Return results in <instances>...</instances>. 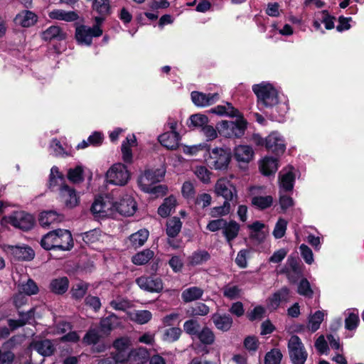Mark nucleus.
Masks as SVG:
<instances>
[{
  "mask_svg": "<svg viewBox=\"0 0 364 364\" xmlns=\"http://www.w3.org/2000/svg\"><path fill=\"white\" fill-rule=\"evenodd\" d=\"M41 245L47 250L58 248L68 251L73 247V240L69 230L57 229L45 235L41 240Z\"/></svg>",
  "mask_w": 364,
  "mask_h": 364,
  "instance_id": "nucleus-1",
  "label": "nucleus"
},
{
  "mask_svg": "<svg viewBox=\"0 0 364 364\" xmlns=\"http://www.w3.org/2000/svg\"><path fill=\"white\" fill-rule=\"evenodd\" d=\"M208 157L205 159L206 164L215 170L225 171L232 158V151L229 147H215L212 150L208 148Z\"/></svg>",
  "mask_w": 364,
  "mask_h": 364,
  "instance_id": "nucleus-2",
  "label": "nucleus"
},
{
  "mask_svg": "<svg viewBox=\"0 0 364 364\" xmlns=\"http://www.w3.org/2000/svg\"><path fill=\"white\" fill-rule=\"evenodd\" d=\"M218 134L225 138L240 139L245 133L247 122L243 116L237 118L235 122L223 120L216 125Z\"/></svg>",
  "mask_w": 364,
  "mask_h": 364,
  "instance_id": "nucleus-3",
  "label": "nucleus"
},
{
  "mask_svg": "<svg viewBox=\"0 0 364 364\" xmlns=\"http://www.w3.org/2000/svg\"><path fill=\"white\" fill-rule=\"evenodd\" d=\"M252 91L257 98V106L263 112L279 100L278 92L271 84H256Z\"/></svg>",
  "mask_w": 364,
  "mask_h": 364,
  "instance_id": "nucleus-4",
  "label": "nucleus"
},
{
  "mask_svg": "<svg viewBox=\"0 0 364 364\" xmlns=\"http://www.w3.org/2000/svg\"><path fill=\"white\" fill-rule=\"evenodd\" d=\"M287 348L289 358L293 364L305 363L308 353L301 338L298 336L293 335L291 336L288 341Z\"/></svg>",
  "mask_w": 364,
  "mask_h": 364,
  "instance_id": "nucleus-5",
  "label": "nucleus"
},
{
  "mask_svg": "<svg viewBox=\"0 0 364 364\" xmlns=\"http://www.w3.org/2000/svg\"><path fill=\"white\" fill-rule=\"evenodd\" d=\"M106 177L107 181L110 183L124 186L128 182L130 178V173L125 165L118 163L114 164L107 171Z\"/></svg>",
  "mask_w": 364,
  "mask_h": 364,
  "instance_id": "nucleus-6",
  "label": "nucleus"
},
{
  "mask_svg": "<svg viewBox=\"0 0 364 364\" xmlns=\"http://www.w3.org/2000/svg\"><path fill=\"white\" fill-rule=\"evenodd\" d=\"M215 193L218 196L225 198V201L230 203V201L237 202V192L236 187L228 180L225 178H220L215 185Z\"/></svg>",
  "mask_w": 364,
  "mask_h": 364,
  "instance_id": "nucleus-7",
  "label": "nucleus"
},
{
  "mask_svg": "<svg viewBox=\"0 0 364 364\" xmlns=\"http://www.w3.org/2000/svg\"><path fill=\"white\" fill-rule=\"evenodd\" d=\"M114 206V202L110 196H99L93 202L90 211L95 217H106L111 213Z\"/></svg>",
  "mask_w": 364,
  "mask_h": 364,
  "instance_id": "nucleus-8",
  "label": "nucleus"
},
{
  "mask_svg": "<svg viewBox=\"0 0 364 364\" xmlns=\"http://www.w3.org/2000/svg\"><path fill=\"white\" fill-rule=\"evenodd\" d=\"M102 34V30L98 25H95L90 28L84 25L76 28L75 38L79 43L90 45L92 37H98Z\"/></svg>",
  "mask_w": 364,
  "mask_h": 364,
  "instance_id": "nucleus-9",
  "label": "nucleus"
},
{
  "mask_svg": "<svg viewBox=\"0 0 364 364\" xmlns=\"http://www.w3.org/2000/svg\"><path fill=\"white\" fill-rule=\"evenodd\" d=\"M266 150L275 156H280L286 150L284 139L277 132H272L267 136Z\"/></svg>",
  "mask_w": 364,
  "mask_h": 364,
  "instance_id": "nucleus-10",
  "label": "nucleus"
},
{
  "mask_svg": "<svg viewBox=\"0 0 364 364\" xmlns=\"http://www.w3.org/2000/svg\"><path fill=\"white\" fill-rule=\"evenodd\" d=\"M164 173V171H161L159 169L156 171L150 169L145 170L144 174L139 176L138 183L143 191H149L154 183L160 181V179L163 177Z\"/></svg>",
  "mask_w": 364,
  "mask_h": 364,
  "instance_id": "nucleus-11",
  "label": "nucleus"
},
{
  "mask_svg": "<svg viewBox=\"0 0 364 364\" xmlns=\"http://www.w3.org/2000/svg\"><path fill=\"white\" fill-rule=\"evenodd\" d=\"M193 103L197 107H207L217 102L220 99L218 93H203L199 91H193L191 93Z\"/></svg>",
  "mask_w": 364,
  "mask_h": 364,
  "instance_id": "nucleus-12",
  "label": "nucleus"
},
{
  "mask_svg": "<svg viewBox=\"0 0 364 364\" xmlns=\"http://www.w3.org/2000/svg\"><path fill=\"white\" fill-rule=\"evenodd\" d=\"M34 221L33 215L23 212L16 213L9 218V223L23 230H30L33 226Z\"/></svg>",
  "mask_w": 364,
  "mask_h": 364,
  "instance_id": "nucleus-13",
  "label": "nucleus"
},
{
  "mask_svg": "<svg viewBox=\"0 0 364 364\" xmlns=\"http://www.w3.org/2000/svg\"><path fill=\"white\" fill-rule=\"evenodd\" d=\"M130 341L127 337H122L116 339L113 343V346L116 349V352L112 353V358L119 363H124L125 358L130 351Z\"/></svg>",
  "mask_w": 364,
  "mask_h": 364,
  "instance_id": "nucleus-14",
  "label": "nucleus"
},
{
  "mask_svg": "<svg viewBox=\"0 0 364 364\" xmlns=\"http://www.w3.org/2000/svg\"><path fill=\"white\" fill-rule=\"evenodd\" d=\"M287 110V105L278 100L277 103L266 109L264 113L272 121L281 123L284 121Z\"/></svg>",
  "mask_w": 364,
  "mask_h": 364,
  "instance_id": "nucleus-15",
  "label": "nucleus"
},
{
  "mask_svg": "<svg viewBox=\"0 0 364 364\" xmlns=\"http://www.w3.org/2000/svg\"><path fill=\"white\" fill-rule=\"evenodd\" d=\"M114 208L121 215L131 216L136 210V203L130 196H125L119 203H114Z\"/></svg>",
  "mask_w": 364,
  "mask_h": 364,
  "instance_id": "nucleus-16",
  "label": "nucleus"
},
{
  "mask_svg": "<svg viewBox=\"0 0 364 364\" xmlns=\"http://www.w3.org/2000/svg\"><path fill=\"white\" fill-rule=\"evenodd\" d=\"M247 228L250 230V238L256 241L258 244L264 242L267 231L264 230L266 228L265 224L259 220H256L252 224L248 225Z\"/></svg>",
  "mask_w": 364,
  "mask_h": 364,
  "instance_id": "nucleus-17",
  "label": "nucleus"
},
{
  "mask_svg": "<svg viewBox=\"0 0 364 364\" xmlns=\"http://www.w3.org/2000/svg\"><path fill=\"white\" fill-rule=\"evenodd\" d=\"M136 283L141 289L149 291L160 292L163 289V283L161 279L158 277H141L136 279Z\"/></svg>",
  "mask_w": 364,
  "mask_h": 364,
  "instance_id": "nucleus-18",
  "label": "nucleus"
},
{
  "mask_svg": "<svg viewBox=\"0 0 364 364\" xmlns=\"http://www.w3.org/2000/svg\"><path fill=\"white\" fill-rule=\"evenodd\" d=\"M28 348L35 349L39 354L44 357L50 356L55 351L54 345L51 341L48 339L33 341L30 343Z\"/></svg>",
  "mask_w": 364,
  "mask_h": 364,
  "instance_id": "nucleus-19",
  "label": "nucleus"
},
{
  "mask_svg": "<svg viewBox=\"0 0 364 364\" xmlns=\"http://www.w3.org/2000/svg\"><path fill=\"white\" fill-rule=\"evenodd\" d=\"M253 156L254 151L248 145H239L235 147L232 152V157L238 162L248 163Z\"/></svg>",
  "mask_w": 364,
  "mask_h": 364,
  "instance_id": "nucleus-20",
  "label": "nucleus"
},
{
  "mask_svg": "<svg viewBox=\"0 0 364 364\" xmlns=\"http://www.w3.org/2000/svg\"><path fill=\"white\" fill-rule=\"evenodd\" d=\"M7 249L10 253L18 260H31L35 253L29 247H20L9 245Z\"/></svg>",
  "mask_w": 364,
  "mask_h": 364,
  "instance_id": "nucleus-21",
  "label": "nucleus"
},
{
  "mask_svg": "<svg viewBox=\"0 0 364 364\" xmlns=\"http://www.w3.org/2000/svg\"><path fill=\"white\" fill-rule=\"evenodd\" d=\"M64 220V215L55 210L43 211L39 215V223L42 226L58 224Z\"/></svg>",
  "mask_w": 364,
  "mask_h": 364,
  "instance_id": "nucleus-22",
  "label": "nucleus"
},
{
  "mask_svg": "<svg viewBox=\"0 0 364 364\" xmlns=\"http://www.w3.org/2000/svg\"><path fill=\"white\" fill-rule=\"evenodd\" d=\"M180 134L176 131L166 132L159 136V141L162 146L168 149H176L178 147Z\"/></svg>",
  "mask_w": 364,
  "mask_h": 364,
  "instance_id": "nucleus-23",
  "label": "nucleus"
},
{
  "mask_svg": "<svg viewBox=\"0 0 364 364\" xmlns=\"http://www.w3.org/2000/svg\"><path fill=\"white\" fill-rule=\"evenodd\" d=\"M211 319L215 327L223 332L229 331L233 323L232 318L228 314H220L215 313L212 316Z\"/></svg>",
  "mask_w": 364,
  "mask_h": 364,
  "instance_id": "nucleus-24",
  "label": "nucleus"
},
{
  "mask_svg": "<svg viewBox=\"0 0 364 364\" xmlns=\"http://www.w3.org/2000/svg\"><path fill=\"white\" fill-rule=\"evenodd\" d=\"M278 156H266L259 165L262 175L269 176L274 174L278 169Z\"/></svg>",
  "mask_w": 364,
  "mask_h": 364,
  "instance_id": "nucleus-25",
  "label": "nucleus"
},
{
  "mask_svg": "<svg viewBox=\"0 0 364 364\" xmlns=\"http://www.w3.org/2000/svg\"><path fill=\"white\" fill-rule=\"evenodd\" d=\"M149 358L148 352L144 348L132 350L125 358V362L132 364H141L145 363Z\"/></svg>",
  "mask_w": 364,
  "mask_h": 364,
  "instance_id": "nucleus-26",
  "label": "nucleus"
},
{
  "mask_svg": "<svg viewBox=\"0 0 364 364\" xmlns=\"http://www.w3.org/2000/svg\"><path fill=\"white\" fill-rule=\"evenodd\" d=\"M60 195L63 198L65 205L69 208H73L78 203V197L75 189L70 188L68 185L60 187Z\"/></svg>",
  "mask_w": 364,
  "mask_h": 364,
  "instance_id": "nucleus-27",
  "label": "nucleus"
},
{
  "mask_svg": "<svg viewBox=\"0 0 364 364\" xmlns=\"http://www.w3.org/2000/svg\"><path fill=\"white\" fill-rule=\"evenodd\" d=\"M240 228V225L235 220H230L228 223L226 221V225L223 227V234L227 242H230L237 237Z\"/></svg>",
  "mask_w": 364,
  "mask_h": 364,
  "instance_id": "nucleus-28",
  "label": "nucleus"
},
{
  "mask_svg": "<svg viewBox=\"0 0 364 364\" xmlns=\"http://www.w3.org/2000/svg\"><path fill=\"white\" fill-rule=\"evenodd\" d=\"M68 285V279L66 277H63L53 279L50 284V289L55 294L62 295L67 291Z\"/></svg>",
  "mask_w": 364,
  "mask_h": 364,
  "instance_id": "nucleus-29",
  "label": "nucleus"
},
{
  "mask_svg": "<svg viewBox=\"0 0 364 364\" xmlns=\"http://www.w3.org/2000/svg\"><path fill=\"white\" fill-rule=\"evenodd\" d=\"M295 179V174L292 171H289L284 174L279 173L280 186L286 192L291 191L293 190Z\"/></svg>",
  "mask_w": 364,
  "mask_h": 364,
  "instance_id": "nucleus-30",
  "label": "nucleus"
},
{
  "mask_svg": "<svg viewBox=\"0 0 364 364\" xmlns=\"http://www.w3.org/2000/svg\"><path fill=\"white\" fill-rule=\"evenodd\" d=\"M42 36L45 41H51L53 39L61 41L66 38V33L63 32L59 26H53L48 28L43 32Z\"/></svg>",
  "mask_w": 364,
  "mask_h": 364,
  "instance_id": "nucleus-31",
  "label": "nucleus"
},
{
  "mask_svg": "<svg viewBox=\"0 0 364 364\" xmlns=\"http://www.w3.org/2000/svg\"><path fill=\"white\" fill-rule=\"evenodd\" d=\"M176 200L173 196L165 198L164 203L158 208L159 215L163 218L168 217L171 211L176 208Z\"/></svg>",
  "mask_w": 364,
  "mask_h": 364,
  "instance_id": "nucleus-32",
  "label": "nucleus"
},
{
  "mask_svg": "<svg viewBox=\"0 0 364 364\" xmlns=\"http://www.w3.org/2000/svg\"><path fill=\"white\" fill-rule=\"evenodd\" d=\"M208 123V118L205 114H194L187 120L186 124L190 128L203 129Z\"/></svg>",
  "mask_w": 364,
  "mask_h": 364,
  "instance_id": "nucleus-33",
  "label": "nucleus"
},
{
  "mask_svg": "<svg viewBox=\"0 0 364 364\" xmlns=\"http://www.w3.org/2000/svg\"><path fill=\"white\" fill-rule=\"evenodd\" d=\"M181 222L179 218L173 217L166 222V234L169 237L174 238L181 231Z\"/></svg>",
  "mask_w": 364,
  "mask_h": 364,
  "instance_id": "nucleus-34",
  "label": "nucleus"
},
{
  "mask_svg": "<svg viewBox=\"0 0 364 364\" xmlns=\"http://www.w3.org/2000/svg\"><path fill=\"white\" fill-rule=\"evenodd\" d=\"M251 203L259 210H263L272 206L273 198L272 196H257L252 198Z\"/></svg>",
  "mask_w": 364,
  "mask_h": 364,
  "instance_id": "nucleus-35",
  "label": "nucleus"
},
{
  "mask_svg": "<svg viewBox=\"0 0 364 364\" xmlns=\"http://www.w3.org/2000/svg\"><path fill=\"white\" fill-rule=\"evenodd\" d=\"M49 17L52 19L63 20L65 21H74L79 16L75 11L65 12L62 10H55L49 13Z\"/></svg>",
  "mask_w": 364,
  "mask_h": 364,
  "instance_id": "nucleus-36",
  "label": "nucleus"
},
{
  "mask_svg": "<svg viewBox=\"0 0 364 364\" xmlns=\"http://www.w3.org/2000/svg\"><path fill=\"white\" fill-rule=\"evenodd\" d=\"M210 258V255L206 250H198L188 257V262L192 266H196L207 262Z\"/></svg>",
  "mask_w": 364,
  "mask_h": 364,
  "instance_id": "nucleus-37",
  "label": "nucleus"
},
{
  "mask_svg": "<svg viewBox=\"0 0 364 364\" xmlns=\"http://www.w3.org/2000/svg\"><path fill=\"white\" fill-rule=\"evenodd\" d=\"M215 334L208 327H203L195 337L204 345H211L215 341Z\"/></svg>",
  "mask_w": 364,
  "mask_h": 364,
  "instance_id": "nucleus-38",
  "label": "nucleus"
},
{
  "mask_svg": "<svg viewBox=\"0 0 364 364\" xmlns=\"http://www.w3.org/2000/svg\"><path fill=\"white\" fill-rule=\"evenodd\" d=\"M203 290L198 287H192L183 291V302H190L200 299Z\"/></svg>",
  "mask_w": 364,
  "mask_h": 364,
  "instance_id": "nucleus-39",
  "label": "nucleus"
},
{
  "mask_svg": "<svg viewBox=\"0 0 364 364\" xmlns=\"http://www.w3.org/2000/svg\"><path fill=\"white\" fill-rule=\"evenodd\" d=\"M209 146L206 144H200L191 146L183 145V153L191 156H197L199 152H203V156L205 159Z\"/></svg>",
  "mask_w": 364,
  "mask_h": 364,
  "instance_id": "nucleus-40",
  "label": "nucleus"
},
{
  "mask_svg": "<svg viewBox=\"0 0 364 364\" xmlns=\"http://www.w3.org/2000/svg\"><path fill=\"white\" fill-rule=\"evenodd\" d=\"M34 308H31L29 310L26 311V318H19L18 320L9 319L8 321L9 326L11 328L12 331H14L18 327H21L26 325L29 320L34 318Z\"/></svg>",
  "mask_w": 364,
  "mask_h": 364,
  "instance_id": "nucleus-41",
  "label": "nucleus"
},
{
  "mask_svg": "<svg viewBox=\"0 0 364 364\" xmlns=\"http://www.w3.org/2000/svg\"><path fill=\"white\" fill-rule=\"evenodd\" d=\"M200 330V325L196 319H190L183 323V331L191 336L193 339H195Z\"/></svg>",
  "mask_w": 364,
  "mask_h": 364,
  "instance_id": "nucleus-42",
  "label": "nucleus"
},
{
  "mask_svg": "<svg viewBox=\"0 0 364 364\" xmlns=\"http://www.w3.org/2000/svg\"><path fill=\"white\" fill-rule=\"evenodd\" d=\"M149 237V232L146 230H140L132 234L129 240L134 247H138L144 244Z\"/></svg>",
  "mask_w": 364,
  "mask_h": 364,
  "instance_id": "nucleus-43",
  "label": "nucleus"
},
{
  "mask_svg": "<svg viewBox=\"0 0 364 364\" xmlns=\"http://www.w3.org/2000/svg\"><path fill=\"white\" fill-rule=\"evenodd\" d=\"M283 355L279 348H272L264 356V364H281Z\"/></svg>",
  "mask_w": 364,
  "mask_h": 364,
  "instance_id": "nucleus-44",
  "label": "nucleus"
},
{
  "mask_svg": "<svg viewBox=\"0 0 364 364\" xmlns=\"http://www.w3.org/2000/svg\"><path fill=\"white\" fill-rule=\"evenodd\" d=\"M324 314L321 311H316L310 318L309 321V328L312 332L316 331L322 321H323Z\"/></svg>",
  "mask_w": 364,
  "mask_h": 364,
  "instance_id": "nucleus-45",
  "label": "nucleus"
},
{
  "mask_svg": "<svg viewBox=\"0 0 364 364\" xmlns=\"http://www.w3.org/2000/svg\"><path fill=\"white\" fill-rule=\"evenodd\" d=\"M209 313V307L204 303L198 302L195 306H190L186 309L189 316H205Z\"/></svg>",
  "mask_w": 364,
  "mask_h": 364,
  "instance_id": "nucleus-46",
  "label": "nucleus"
},
{
  "mask_svg": "<svg viewBox=\"0 0 364 364\" xmlns=\"http://www.w3.org/2000/svg\"><path fill=\"white\" fill-rule=\"evenodd\" d=\"M154 256L152 251L149 250H145L141 252L136 254L133 258L132 262L137 265H142L146 264Z\"/></svg>",
  "mask_w": 364,
  "mask_h": 364,
  "instance_id": "nucleus-47",
  "label": "nucleus"
},
{
  "mask_svg": "<svg viewBox=\"0 0 364 364\" xmlns=\"http://www.w3.org/2000/svg\"><path fill=\"white\" fill-rule=\"evenodd\" d=\"M118 323V318L114 314H112L100 322L101 329L104 333L110 331Z\"/></svg>",
  "mask_w": 364,
  "mask_h": 364,
  "instance_id": "nucleus-48",
  "label": "nucleus"
},
{
  "mask_svg": "<svg viewBox=\"0 0 364 364\" xmlns=\"http://www.w3.org/2000/svg\"><path fill=\"white\" fill-rule=\"evenodd\" d=\"M297 293L301 296L311 297L314 291L306 278H302L298 284Z\"/></svg>",
  "mask_w": 364,
  "mask_h": 364,
  "instance_id": "nucleus-49",
  "label": "nucleus"
},
{
  "mask_svg": "<svg viewBox=\"0 0 364 364\" xmlns=\"http://www.w3.org/2000/svg\"><path fill=\"white\" fill-rule=\"evenodd\" d=\"M266 310L261 305L256 306L251 311H247L246 316L250 321L261 320L264 318Z\"/></svg>",
  "mask_w": 364,
  "mask_h": 364,
  "instance_id": "nucleus-50",
  "label": "nucleus"
},
{
  "mask_svg": "<svg viewBox=\"0 0 364 364\" xmlns=\"http://www.w3.org/2000/svg\"><path fill=\"white\" fill-rule=\"evenodd\" d=\"M287 227V221L284 218H279L275 224L273 235L276 239H280L285 235Z\"/></svg>",
  "mask_w": 364,
  "mask_h": 364,
  "instance_id": "nucleus-51",
  "label": "nucleus"
},
{
  "mask_svg": "<svg viewBox=\"0 0 364 364\" xmlns=\"http://www.w3.org/2000/svg\"><path fill=\"white\" fill-rule=\"evenodd\" d=\"M223 292L225 298L233 300L240 297L241 289L237 285H226L223 287Z\"/></svg>",
  "mask_w": 364,
  "mask_h": 364,
  "instance_id": "nucleus-52",
  "label": "nucleus"
},
{
  "mask_svg": "<svg viewBox=\"0 0 364 364\" xmlns=\"http://www.w3.org/2000/svg\"><path fill=\"white\" fill-rule=\"evenodd\" d=\"M93 6L94 9L102 16L107 15L110 12L109 0H95Z\"/></svg>",
  "mask_w": 364,
  "mask_h": 364,
  "instance_id": "nucleus-53",
  "label": "nucleus"
},
{
  "mask_svg": "<svg viewBox=\"0 0 364 364\" xmlns=\"http://www.w3.org/2000/svg\"><path fill=\"white\" fill-rule=\"evenodd\" d=\"M359 323L358 314L351 312L345 319V328L348 331H353L357 328Z\"/></svg>",
  "mask_w": 364,
  "mask_h": 364,
  "instance_id": "nucleus-54",
  "label": "nucleus"
},
{
  "mask_svg": "<svg viewBox=\"0 0 364 364\" xmlns=\"http://www.w3.org/2000/svg\"><path fill=\"white\" fill-rule=\"evenodd\" d=\"M320 13L322 15V18L320 21L324 24L326 29L331 30L334 28V21L336 20L335 16H331L327 10H323Z\"/></svg>",
  "mask_w": 364,
  "mask_h": 364,
  "instance_id": "nucleus-55",
  "label": "nucleus"
},
{
  "mask_svg": "<svg viewBox=\"0 0 364 364\" xmlns=\"http://www.w3.org/2000/svg\"><path fill=\"white\" fill-rule=\"evenodd\" d=\"M287 263L291 269L290 272H293L296 274H303V264L298 257L293 256L289 257Z\"/></svg>",
  "mask_w": 364,
  "mask_h": 364,
  "instance_id": "nucleus-56",
  "label": "nucleus"
},
{
  "mask_svg": "<svg viewBox=\"0 0 364 364\" xmlns=\"http://www.w3.org/2000/svg\"><path fill=\"white\" fill-rule=\"evenodd\" d=\"M21 292L26 295L30 296L38 292V287L36 282L29 279L27 282L21 286Z\"/></svg>",
  "mask_w": 364,
  "mask_h": 364,
  "instance_id": "nucleus-57",
  "label": "nucleus"
},
{
  "mask_svg": "<svg viewBox=\"0 0 364 364\" xmlns=\"http://www.w3.org/2000/svg\"><path fill=\"white\" fill-rule=\"evenodd\" d=\"M230 211V204L228 201H225L223 205L214 207L211 210L212 217L224 216L228 215Z\"/></svg>",
  "mask_w": 364,
  "mask_h": 364,
  "instance_id": "nucleus-58",
  "label": "nucleus"
},
{
  "mask_svg": "<svg viewBox=\"0 0 364 364\" xmlns=\"http://www.w3.org/2000/svg\"><path fill=\"white\" fill-rule=\"evenodd\" d=\"M196 176L203 183H209L211 172L203 166H197L195 171Z\"/></svg>",
  "mask_w": 364,
  "mask_h": 364,
  "instance_id": "nucleus-59",
  "label": "nucleus"
},
{
  "mask_svg": "<svg viewBox=\"0 0 364 364\" xmlns=\"http://www.w3.org/2000/svg\"><path fill=\"white\" fill-rule=\"evenodd\" d=\"M243 345L250 352H255L259 347V341L256 336H248L244 339Z\"/></svg>",
  "mask_w": 364,
  "mask_h": 364,
  "instance_id": "nucleus-60",
  "label": "nucleus"
},
{
  "mask_svg": "<svg viewBox=\"0 0 364 364\" xmlns=\"http://www.w3.org/2000/svg\"><path fill=\"white\" fill-rule=\"evenodd\" d=\"M301 255L305 262L311 264L314 262V256L312 250L305 244H301L299 247Z\"/></svg>",
  "mask_w": 364,
  "mask_h": 364,
  "instance_id": "nucleus-61",
  "label": "nucleus"
},
{
  "mask_svg": "<svg viewBox=\"0 0 364 364\" xmlns=\"http://www.w3.org/2000/svg\"><path fill=\"white\" fill-rule=\"evenodd\" d=\"M181 334V330L178 327H171L168 328L164 333V339L167 341H176Z\"/></svg>",
  "mask_w": 364,
  "mask_h": 364,
  "instance_id": "nucleus-62",
  "label": "nucleus"
},
{
  "mask_svg": "<svg viewBox=\"0 0 364 364\" xmlns=\"http://www.w3.org/2000/svg\"><path fill=\"white\" fill-rule=\"evenodd\" d=\"M225 225L226 220L223 218H218L216 220H210L206 226V228L211 232H216L220 229L223 230V227Z\"/></svg>",
  "mask_w": 364,
  "mask_h": 364,
  "instance_id": "nucleus-63",
  "label": "nucleus"
},
{
  "mask_svg": "<svg viewBox=\"0 0 364 364\" xmlns=\"http://www.w3.org/2000/svg\"><path fill=\"white\" fill-rule=\"evenodd\" d=\"M37 21L36 15L30 11H25V15L21 21V24L23 27H29L33 25Z\"/></svg>",
  "mask_w": 364,
  "mask_h": 364,
  "instance_id": "nucleus-64",
  "label": "nucleus"
}]
</instances>
